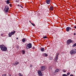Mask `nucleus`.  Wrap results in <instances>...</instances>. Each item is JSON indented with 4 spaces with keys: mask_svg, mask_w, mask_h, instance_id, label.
I'll list each match as a JSON object with an SVG mask.
<instances>
[{
    "mask_svg": "<svg viewBox=\"0 0 76 76\" xmlns=\"http://www.w3.org/2000/svg\"><path fill=\"white\" fill-rule=\"evenodd\" d=\"M63 76H67V75L66 74H64L62 75Z\"/></svg>",
    "mask_w": 76,
    "mask_h": 76,
    "instance_id": "25",
    "label": "nucleus"
},
{
    "mask_svg": "<svg viewBox=\"0 0 76 76\" xmlns=\"http://www.w3.org/2000/svg\"><path fill=\"white\" fill-rule=\"evenodd\" d=\"M70 73L68 72L67 73V76L70 75Z\"/></svg>",
    "mask_w": 76,
    "mask_h": 76,
    "instance_id": "24",
    "label": "nucleus"
},
{
    "mask_svg": "<svg viewBox=\"0 0 76 76\" xmlns=\"http://www.w3.org/2000/svg\"><path fill=\"white\" fill-rule=\"evenodd\" d=\"M1 36H3V35H1Z\"/></svg>",
    "mask_w": 76,
    "mask_h": 76,
    "instance_id": "41",
    "label": "nucleus"
},
{
    "mask_svg": "<svg viewBox=\"0 0 76 76\" xmlns=\"http://www.w3.org/2000/svg\"><path fill=\"white\" fill-rule=\"evenodd\" d=\"M33 49H35V47H33Z\"/></svg>",
    "mask_w": 76,
    "mask_h": 76,
    "instance_id": "38",
    "label": "nucleus"
},
{
    "mask_svg": "<svg viewBox=\"0 0 76 76\" xmlns=\"http://www.w3.org/2000/svg\"><path fill=\"white\" fill-rule=\"evenodd\" d=\"M2 76H6V74H5V75H2Z\"/></svg>",
    "mask_w": 76,
    "mask_h": 76,
    "instance_id": "30",
    "label": "nucleus"
},
{
    "mask_svg": "<svg viewBox=\"0 0 76 76\" xmlns=\"http://www.w3.org/2000/svg\"><path fill=\"white\" fill-rule=\"evenodd\" d=\"M43 38H44V39H45V38H47V36H44L43 37Z\"/></svg>",
    "mask_w": 76,
    "mask_h": 76,
    "instance_id": "22",
    "label": "nucleus"
},
{
    "mask_svg": "<svg viewBox=\"0 0 76 76\" xmlns=\"http://www.w3.org/2000/svg\"><path fill=\"white\" fill-rule=\"evenodd\" d=\"M12 34L11 33H10L9 34V37H10L12 36Z\"/></svg>",
    "mask_w": 76,
    "mask_h": 76,
    "instance_id": "17",
    "label": "nucleus"
},
{
    "mask_svg": "<svg viewBox=\"0 0 76 76\" xmlns=\"http://www.w3.org/2000/svg\"><path fill=\"white\" fill-rule=\"evenodd\" d=\"M7 4H9V3H10V1H9V0H7L6 1Z\"/></svg>",
    "mask_w": 76,
    "mask_h": 76,
    "instance_id": "18",
    "label": "nucleus"
},
{
    "mask_svg": "<svg viewBox=\"0 0 76 76\" xmlns=\"http://www.w3.org/2000/svg\"><path fill=\"white\" fill-rule=\"evenodd\" d=\"M75 46H76V43H75L72 45V47H75Z\"/></svg>",
    "mask_w": 76,
    "mask_h": 76,
    "instance_id": "23",
    "label": "nucleus"
},
{
    "mask_svg": "<svg viewBox=\"0 0 76 76\" xmlns=\"http://www.w3.org/2000/svg\"><path fill=\"white\" fill-rule=\"evenodd\" d=\"M72 42V40L70 39H68L66 42L67 45H68L70 44V43Z\"/></svg>",
    "mask_w": 76,
    "mask_h": 76,
    "instance_id": "7",
    "label": "nucleus"
},
{
    "mask_svg": "<svg viewBox=\"0 0 76 76\" xmlns=\"http://www.w3.org/2000/svg\"><path fill=\"white\" fill-rule=\"evenodd\" d=\"M10 7H12V4H10Z\"/></svg>",
    "mask_w": 76,
    "mask_h": 76,
    "instance_id": "32",
    "label": "nucleus"
},
{
    "mask_svg": "<svg viewBox=\"0 0 76 76\" xmlns=\"http://www.w3.org/2000/svg\"><path fill=\"white\" fill-rule=\"evenodd\" d=\"M60 70L59 69H56L55 70V72H56V73H57V72H58Z\"/></svg>",
    "mask_w": 76,
    "mask_h": 76,
    "instance_id": "15",
    "label": "nucleus"
},
{
    "mask_svg": "<svg viewBox=\"0 0 76 76\" xmlns=\"http://www.w3.org/2000/svg\"><path fill=\"white\" fill-rule=\"evenodd\" d=\"M50 0H46V3L47 4H50Z\"/></svg>",
    "mask_w": 76,
    "mask_h": 76,
    "instance_id": "10",
    "label": "nucleus"
},
{
    "mask_svg": "<svg viewBox=\"0 0 76 76\" xmlns=\"http://www.w3.org/2000/svg\"><path fill=\"white\" fill-rule=\"evenodd\" d=\"M37 73L39 76H42V72H41V70H38L37 71Z\"/></svg>",
    "mask_w": 76,
    "mask_h": 76,
    "instance_id": "6",
    "label": "nucleus"
},
{
    "mask_svg": "<svg viewBox=\"0 0 76 76\" xmlns=\"http://www.w3.org/2000/svg\"><path fill=\"white\" fill-rule=\"evenodd\" d=\"M62 72L65 73V72H66V71L65 69H64L63 70Z\"/></svg>",
    "mask_w": 76,
    "mask_h": 76,
    "instance_id": "21",
    "label": "nucleus"
},
{
    "mask_svg": "<svg viewBox=\"0 0 76 76\" xmlns=\"http://www.w3.org/2000/svg\"><path fill=\"white\" fill-rule=\"evenodd\" d=\"M25 39H26L25 38L24 39H23L22 40V41H23V42H25V41H26Z\"/></svg>",
    "mask_w": 76,
    "mask_h": 76,
    "instance_id": "19",
    "label": "nucleus"
},
{
    "mask_svg": "<svg viewBox=\"0 0 76 76\" xmlns=\"http://www.w3.org/2000/svg\"><path fill=\"white\" fill-rule=\"evenodd\" d=\"M49 9L50 10H51L52 11H53L54 10V7L53 6L50 7Z\"/></svg>",
    "mask_w": 76,
    "mask_h": 76,
    "instance_id": "11",
    "label": "nucleus"
},
{
    "mask_svg": "<svg viewBox=\"0 0 76 76\" xmlns=\"http://www.w3.org/2000/svg\"><path fill=\"white\" fill-rule=\"evenodd\" d=\"M43 56L44 57H47L48 56V54L46 53H44L43 54Z\"/></svg>",
    "mask_w": 76,
    "mask_h": 76,
    "instance_id": "13",
    "label": "nucleus"
},
{
    "mask_svg": "<svg viewBox=\"0 0 76 76\" xmlns=\"http://www.w3.org/2000/svg\"><path fill=\"white\" fill-rule=\"evenodd\" d=\"M58 55H59V53H58L56 56L58 57Z\"/></svg>",
    "mask_w": 76,
    "mask_h": 76,
    "instance_id": "28",
    "label": "nucleus"
},
{
    "mask_svg": "<svg viewBox=\"0 0 76 76\" xmlns=\"http://www.w3.org/2000/svg\"><path fill=\"white\" fill-rule=\"evenodd\" d=\"M0 48L1 50L3 51H7V48L4 45H1L0 46Z\"/></svg>",
    "mask_w": 76,
    "mask_h": 76,
    "instance_id": "1",
    "label": "nucleus"
},
{
    "mask_svg": "<svg viewBox=\"0 0 76 76\" xmlns=\"http://www.w3.org/2000/svg\"><path fill=\"white\" fill-rule=\"evenodd\" d=\"M19 64V62L18 61H16L15 62V63L12 64V65H15V66H16Z\"/></svg>",
    "mask_w": 76,
    "mask_h": 76,
    "instance_id": "9",
    "label": "nucleus"
},
{
    "mask_svg": "<svg viewBox=\"0 0 76 76\" xmlns=\"http://www.w3.org/2000/svg\"><path fill=\"white\" fill-rule=\"evenodd\" d=\"M20 7H21L22 8H23V7H22V6H21V5H20Z\"/></svg>",
    "mask_w": 76,
    "mask_h": 76,
    "instance_id": "34",
    "label": "nucleus"
},
{
    "mask_svg": "<svg viewBox=\"0 0 76 76\" xmlns=\"http://www.w3.org/2000/svg\"><path fill=\"white\" fill-rule=\"evenodd\" d=\"M18 6H20V5H19V4H18Z\"/></svg>",
    "mask_w": 76,
    "mask_h": 76,
    "instance_id": "37",
    "label": "nucleus"
},
{
    "mask_svg": "<svg viewBox=\"0 0 76 76\" xmlns=\"http://www.w3.org/2000/svg\"><path fill=\"white\" fill-rule=\"evenodd\" d=\"M11 33L12 35H13V34H15V31H14L13 32H12Z\"/></svg>",
    "mask_w": 76,
    "mask_h": 76,
    "instance_id": "16",
    "label": "nucleus"
},
{
    "mask_svg": "<svg viewBox=\"0 0 76 76\" xmlns=\"http://www.w3.org/2000/svg\"><path fill=\"white\" fill-rule=\"evenodd\" d=\"M45 50V49L44 48H42L41 49V51H42V52H43L44 51V50Z\"/></svg>",
    "mask_w": 76,
    "mask_h": 76,
    "instance_id": "14",
    "label": "nucleus"
},
{
    "mask_svg": "<svg viewBox=\"0 0 76 76\" xmlns=\"http://www.w3.org/2000/svg\"><path fill=\"white\" fill-rule=\"evenodd\" d=\"M32 48V44L30 43L26 45V48L27 49H29V48Z\"/></svg>",
    "mask_w": 76,
    "mask_h": 76,
    "instance_id": "3",
    "label": "nucleus"
},
{
    "mask_svg": "<svg viewBox=\"0 0 76 76\" xmlns=\"http://www.w3.org/2000/svg\"><path fill=\"white\" fill-rule=\"evenodd\" d=\"M58 60V57L57 56H56L55 57V60H54V61L55 62H56L57 61V60Z\"/></svg>",
    "mask_w": 76,
    "mask_h": 76,
    "instance_id": "12",
    "label": "nucleus"
},
{
    "mask_svg": "<svg viewBox=\"0 0 76 76\" xmlns=\"http://www.w3.org/2000/svg\"><path fill=\"white\" fill-rule=\"evenodd\" d=\"M45 69V66L44 65L42 66H41L40 70L41 71H44Z\"/></svg>",
    "mask_w": 76,
    "mask_h": 76,
    "instance_id": "5",
    "label": "nucleus"
},
{
    "mask_svg": "<svg viewBox=\"0 0 76 76\" xmlns=\"http://www.w3.org/2000/svg\"><path fill=\"white\" fill-rule=\"evenodd\" d=\"M74 34V35H76V33Z\"/></svg>",
    "mask_w": 76,
    "mask_h": 76,
    "instance_id": "35",
    "label": "nucleus"
},
{
    "mask_svg": "<svg viewBox=\"0 0 76 76\" xmlns=\"http://www.w3.org/2000/svg\"><path fill=\"white\" fill-rule=\"evenodd\" d=\"M74 28H75V29H76V26H75L74 27Z\"/></svg>",
    "mask_w": 76,
    "mask_h": 76,
    "instance_id": "33",
    "label": "nucleus"
},
{
    "mask_svg": "<svg viewBox=\"0 0 76 76\" xmlns=\"http://www.w3.org/2000/svg\"><path fill=\"white\" fill-rule=\"evenodd\" d=\"M29 22H30V23H31V21H29Z\"/></svg>",
    "mask_w": 76,
    "mask_h": 76,
    "instance_id": "39",
    "label": "nucleus"
},
{
    "mask_svg": "<svg viewBox=\"0 0 76 76\" xmlns=\"http://www.w3.org/2000/svg\"><path fill=\"white\" fill-rule=\"evenodd\" d=\"M23 76V75H21V76Z\"/></svg>",
    "mask_w": 76,
    "mask_h": 76,
    "instance_id": "42",
    "label": "nucleus"
},
{
    "mask_svg": "<svg viewBox=\"0 0 76 76\" xmlns=\"http://www.w3.org/2000/svg\"><path fill=\"white\" fill-rule=\"evenodd\" d=\"M71 28L70 27H67L66 29V31L69 32V30H71Z\"/></svg>",
    "mask_w": 76,
    "mask_h": 76,
    "instance_id": "8",
    "label": "nucleus"
},
{
    "mask_svg": "<svg viewBox=\"0 0 76 76\" xmlns=\"http://www.w3.org/2000/svg\"><path fill=\"white\" fill-rule=\"evenodd\" d=\"M31 24L32 25H33V26H35V24H34L32 23H31Z\"/></svg>",
    "mask_w": 76,
    "mask_h": 76,
    "instance_id": "26",
    "label": "nucleus"
},
{
    "mask_svg": "<svg viewBox=\"0 0 76 76\" xmlns=\"http://www.w3.org/2000/svg\"><path fill=\"white\" fill-rule=\"evenodd\" d=\"M22 52L23 53V54H25V50H22Z\"/></svg>",
    "mask_w": 76,
    "mask_h": 76,
    "instance_id": "20",
    "label": "nucleus"
},
{
    "mask_svg": "<svg viewBox=\"0 0 76 76\" xmlns=\"http://www.w3.org/2000/svg\"><path fill=\"white\" fill-rule=\"evenodd\" d=\"M19 39V38L18 37H17V39Z\"/></svg>",
    "mask_w": 76,
    "mask_h": 76,
    "instance_id": "36",
    "label": "nucleus"
},
{
    "mask_svg": "<svg viewBox=\"0 0 76 76\" xmlns=\"http://www.w3.org/2000/svg\"><path fill=\"white\" fill-rule=\"evenodd\" d=\"M19 1H20V0H16V1L18 2H19Z\"/></svg>",
    "mask_w": 76,
    "mask_h": 76,
    "instance_id": "29",
    "label": "nucleus"
},
{
    "mask_svg": "<svg viewBox=\"0 0 76 76\" xmlns=\"http://www.w3.org/2000/svg\"><path fill=\"white\" fill-rule=\"evenodd\" d=\"M30 67H32V64L30 65Z\"/></svg>",
    "mask_w": 76,
    "mask_h": 76,
    "instance_id": "31",
    "label": "nucleus"
},
{
    "mask_svg": "<svg viewBox=\"0 0 76 76\" xmlns=\"http://www.w3.org/2000/svg\"><path fill=\"white\" fill-rule=\"evenodd\" d=\"M9 7L7 6H6L5 7V9H4V11L5 13H7L8 11H9Z\"/></svg>",
    "mask_w": 76,
    "mask_h": 76,
    "instance_id": "4",
    "label": "nucleus"
},
{
    "mask_svg": "<svg viewBox=\"0 0 76 76\" xmlns=\"http://www.w3.org/2000/svg\"><path fill=\"white\" fill-rule=\"evenodd\" d=\"M70 53L71 55H73L74 54L76 53V49H73L70 51Z\"/></svg>",
    "mask_w": 76,
    "mask_h": 76,
    "instance_id": "2",
    "label": "nucleus"
},
{
    "mask_svg": "<svg viewBox=\"0 0 76 76\" xmlns=\"http://www.w3.org/2000/svg\"><path fill=\"white\" fill-rule=\"evenodd\" d=\"M21 74H21V73H19L18 74L19 76H20L22 75H21Z\"/></svg>",
    "mask_w": 76,
    "mask_h": 76,
    "instance_id": "27",
    "label": "nucleus"
},
{
    "mask_svg": "<svg viewBox=\"0 0 76 76\" xmlns=\"http://www.w3.org/2000/svg\"><path fill=\"white\" fill-rule=\"evenodd\" d=\"M1 36H3V35H1Z\"/></svg>",
    "mask_w": 76,
    "mask_h": 76,
    "instance_id": "40",
    "label": "nucleus"
}]
</instances>
